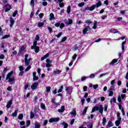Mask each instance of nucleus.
<instances>
[{"mask_svg":"<svg viewBox=\"0 0 128 128\" xmlns=\"http://www.w3.org/2000/svg\"><path fill=\"white\" fill-rule=\"evenodd\" d=\"M14 74V71H11L9 72L6 76V80H8V82L10 84H14L15 78L14 76L12 77V76Z\"/></svg>","mask_w":128,"mask_h":128,"instance_id":"1","label":"nucleus"},{"mask_svg":"<svg viewBox=\"0 0 128 128\" xmlns=\"http://www.w3.org/2000/svg\"><path fill=\"white\" fill-rule=\"evenodd\" d=\"M102 6V2L99 1L96 4L92 5L90 7H86L85 10H90V12L94 10L96 8H100Z\"/></svg>","mask_w":128,"mask_h":128,"instance_id":"2","label":"nucleus"},{"mask_svg":"<svg viewBox=\"0 0 128 128\" xmlns=\"http://www.w3.org/2000/svg\"><path fill=\"white\" fill-rule=\"evenodd\" d=\"M96 110H99V112L102 114V112H104V108L102 107V105L100 104V107L95 106L92 108V110L91 112V114L92 112H94Z\"/></svg>","mask_w":128,"mask_h":128,"instance_id":"3","label":"nucleus"},{"mask_svg":"<svg viewBox=\"0 0 128 128\" xmlns=\"http://www.w3.org/2000/svg\"><path fill=\"white\" fill-rule=\"evenodd\" d=\"M38 44V41H34L33 43V46H31V50H35L34 52L36 54L38 52V50H40V47L38 46H36Z\"/></svg>","mask_w":128,"mask_h":128,"instance_id":"4","label":"nucleus"},{"mask_svg":"<svg viewBox=\"0 0 128 128\" xmlns=\"http://www.w3.org/2000/svg\"><path fill=\"white\" fill-rule=\"evenodd\" d=\"M28 54H26L25 55V58H24L25 66H28L30 64V62H32V58H29L28 59Z\"/></svg>","mask_w":128,"mask_h":128,"instance_id":"5","label":"nucleus"},{"mask_svg":"<svg viewBox=\"0 0 128 128\" xmlns=\"http://www.w3.org/2000/svg\"><path fill=\"white\" fill-rule=\"evenodd\" d=\"M66 96H70L72 92V87H66Z\"/></svg>","mask_w":128,"mask_h":128,"instance_id":"6","label":"nucleus"},{"mask_svg":"<svg viewBox=\"0 0 128 128\" xmlns=\"http://www.w3.org/2000/svg\"><path fill=\"white\" fill-rule=\"evenodd\" d=\"M60 120V118H51L49 120V122H58Z\"/></svg>","mask_w":128,"mask_h":128,"instance_id":"7","label":"nucleus"},{"mask_svg":"<svg viewBox=\"0 0 128 128\" xmlns=\"http://www.w3.org/2000/svg\"><path fill=\"white\" fill-rule=\"evenodd\" d=\"M4 7L6 8V9H5L6 12H8L12 10V6H10V4H6V5L4 6Z\"/></svg>","mask_w":128,"mask_h":128,"instance_id":"8","label":"nucleus"},{"mask_svg":"<svg viewBox=\"0 0 128 128\" xmlns=\"http://www.w3.org/2000/svg\"><path fill=\"white\" fill-rule=\"evenodd\" d=\"M90 30V26H85L84 27L83 30H82V34H86V32H88V30Z\"/></svg>","mask_w":128,"mask_h":128,"instance_id":"9","label":"nucleus"},{"mask_svg":"<svg viewBox=\"0 0 128 128\" xmlns=\"http://www.w3.org/2000/svg\"><path fill=\"white\" fill-rule=\"evenodd\" d=\"M38 82H34L33 84L31 86L32 90H36L38 88Z\"/></svg>","mask_w":128,"mask_h":128,"instance_id":"10","label":"nucleus"},{"mask_svg":"<svg viewBox=\"0 0 128 128\" xmlns=\"http://www.w3.org/2000/svg\"><path fill=\"white\" fill-rule=\"evenodd\" d=\"M10 28H12L14 24V20L12 18V16L10 18Z\"/></svg>","mask_w":128,"mask_h":128,"instance_id":"11","label":"nucleus"},{"mask_svg":"<svg viewBox=\"0 0 128 128\" xmlns=\"http://www.w3.org/2000/svg\"><path fill=\"white\" fill-rule=\"evenodd\" d=\"M64 22L66 24H72V20L68 18L66 20V19H65Z\"/></svg>","mask_w":128,"mask_h":128,"instance_id":"12","label":"nucleus"},{"mask_svg":"<svg viewBox=\"0 0 128 128\" xmlns=\"http://www.w3.org/2000/svg\"><path fill=\"white\" fill-rule=\"evenodd\" d=\"M110 32H111L112 34H119L120 31L116 29L112 28L110 30Z\"/></svg>","mask_w":128,"mask_h":128,"instance_id":"13","label":"nucleus"},{"mask_svg":"<svg viewBox=\"0 0 128 128\" xmlns=\"http://www.w3.org/2000/svg\"><path fill=\"white\" fill-rule=\"evenodd\" d=\"M62 72V70H56L53 72V74L56 76V74H60Z\"/></svg>","mask_w":128,"mask_h":128,"instance_id":"14","label":"nucleus"},{"mask_svg":"<svg viewBox=\"0 0 128 128\" xmlns=\"http://www.w3.org/2000/svg\"><path fill=\"white\" fill-rule=\"evenodd\" d=\"M62 126H63L64 128H68V123L63 122L61 123Z\"/></svg>","mask_w":128,"mask_h":128,"instance_id":"15","label":"nucleus"},{"mask_svg":"<svg viewBox=\"0 0 128 128\" xmlns=\"http://www.w3.org/2000/svg\"><path fill=\"white\" fill-rule=\"evenodd\" d=\"M96 26H98V21L94 20V23L93 24L92 28L94 30H96Z\"/></svg>","mask_w":128,"mask_h":128,"instance_id":"16","label":"nucleus"},{"mask_svg":"<svg viewBox=\"0 0 128 128\" xmlns=\"http://www.w3.org/2000/svg\"><path fill=\"white\" fill-rule=\"evenodd\" d=\"M126 44V41H124L122 44V50L123 52H124V44Z\"/></svg>","mask_w":128,"mask_h":128,"instance_id":"17","label":"nucleus"},{"mask_svg":"<svg viewBox=\"0 0 128 128\" xmlns=\"http://www.w3.org/2000/svg\"><path fill=\"white\" fill-rule=\"evenodd\" d=\"M49 56H50V53H47L45 56H44L41 58V60H46V58H48Z\"/></svg>","mask_w":128,"mask_h":128,"instance_id":"18","label":"nucleus"},{"mask_svg":"<svg viewBox=\"0 0 128 128\" xmlns=\"http://www.w3.org/2000/svg\"><path fill=\"white\" fill-rule=\"evenodd\" d=\"M122 121V120L118 119L115 122V124L116 126H118L120 124V122Z\"/></svg>","mask_w":128,"mask_h":128,"instance_id":"19","label":"nucleus"},{"mask_svg":"<svg viewBox=\"0 0 128 128\" xmlns=\"http://www.w3.org/2000/svg\"><path fill=\"white\" fill-rule=\"evenodd\" d=\"M12 100H10L8 102V103L6 104V108H10V106H12Z\"/></svg>","mask_w":128,"mask_h":128,"instance_id":"20","label":"nucleus"},{"mask_svg":"<svg viewBox=\"0 0 128 128\" xmlns=\"http://www.w3.org/2000/svg\"><path fill=\"white\" fill-rule=\"evenodd\" d=\"M50 18H49L50 20H54V14L51 13L50 14Z\"/></svg>","mask_w":128,"mask_h":128,"instance_id":"21","label":"nucleus"},{"mask_svg":"<svg viewBox=\"0 0 128 128\" xmlns=\"http://www.w3.org/2000/svg\"><path fill=\"white\" fill-rule=\"evenodd\" d=\"M64 106H62L61 108L58 110V112H64Z\"/></svg>","mask_w":128,"mask_h":128,"instance_id":"22","label":"nucleus"},{"mask_svg":"<svg viewBox=\"0 0 128 128\" xmlns=\"http://www.w3.org/2000/svg\"><path fill=\"white\" fill-rule=\"evenodd\" d=\"M18 110H16L14 111V112L12 114V116H18Z\"/></svg>","mask_w":128,"mask_h":128,"instance_id":"23","label":"nucleus"},{"mask_svg":"<svg viewBox=\"0 0 128 128\" xmlns=\"http://www.w3.org/2000/svg\"><path fill=\"white\" fill-rule=\"evenodd\" d=\"M70 114L76 116V110H73L72 112H70Z\"/></svg>","mask_w":128,"mask_h":128,"instance_id":"24","label":"nucleus"},{"mask_svg":"<svg viewBox=\"0 0 128 128\" xmlns=\"http://www.w3.org/2000/svg\"><path fill=\"white\" fill-rule=\"evenodd\" d=\"M18 118L20 120H22V118H24V114H20L18 116Z\"/></svg>","mask_w":128,"mask_h":128,"instance_id":"25","label":"nucleus"},{"mask_svg":"<svg viewBox=\"0 0 128 128\" xmlns=\"http://www.w3.org/2000/svg\"><path fill=\"white\" fill-rule=\"evenodd\" d=\"M114 126V124L112 122L108 121V128H112Z\"/></svg>","mask_w":128,"mask_h":128,"instance_id":"26","label":"nucleus"},{"mask_svg":"<svg viewBox=\"0 0 128 128\" xmlns=\"http://www.w3.org/2000/svg\"><path fill=\"white\" fill-rule=\"evenodd\" d=\"M116 62H118V59H114L111 62H110V64H114Z\"/></svg>","mask_w":128,"mask_h":128,"instance_id":"27","label":"nucleus"},{"mask_svg":"<svg viewBox=\"0 0 128 128\" xmlns=\"http://www.w3.org/2000/svg\"><path fill=\"white\" fill-rule=\"evenodd\" d=\"M70 10H72V8L70 7V6H68L67 8V14H70Z\"/></svg>","mask_w":128,"mask_h":128,"instance_id":"28","label":"nucleus"},{"mask_svg":"<svg viewBox=\"0 0 128 128\" xmlns=\"http://www.w3.org/2000/svg\"><path fill=\"white\" fill-rule=\"evenodd\" d=\"M52 102L54 104V106H60V103L56 102V99H53L52 100Z\"/></svg>","mask_w":128,"mask_h":128,"instance_id":"29","label":"nucleus"},{"mask_svg":"<svg viewBox=\"0 0 128 128\" xmlns=\"http://www.w3.org/2000/svg\"><path fill=\"white\" fill-rule=\"evenodd\" d=\"M114 96V92L111 90L108 91V96Z\"/></svg>","mask_w":128,"mask_h":128,"instance_id":"30","label":"nucleus"},{"mask_svg":"<svg viewBox=\"0 0 128 128\" xmlns=\"http://www.w3.org/2000/svg\"><path fill=\"white\" fill-rule=\"evenodd\" d=\"M106 74H108V73L106 72V73L102 74H100L99 76V78H102V76H106Z\"/></svg>","mask_w":128,"mask_h":128,"instance_id":"31","label":"nucleus"},{"mask_svg":"<svg viewBox=\"0 0 128 128\" xmlns=\"http://www.w3.org/2000/svg\"><path fill=\"white\" fill-rule=\"evenodd\" d=\"M30 5L32 8H34V0H32L30 2Z\"/></svg>","mask_w":128,"mask_h":128,"instance_id":"32","label":"nucleus"},{"mask_svg":"<svg viewBox=\"0 0 128 128\" xmlns=\"http://www.w3.org/2000/svg\"><path fill=\"white\" fill-rule=\"evenodd\" d=\"M112 102H116V98H113L110 100V102L111 104H112Z\"/></svg>","mask_w":128,"mask_h":128,"instance_id":"33","label":"nucleus"},{"mask_svg":"<svg viewBox=\"0 0 128 128\" xmlns=\"http://www.w3.org/2000/svg\"><path fill=\"white\" fill-rule=\"evenodd\" d=\"M52 88H50V86H48L46 87V92H50V89Z\"/></svg>","mask_w":128,"mask_h":128,"instance_id":"34","label":"nucleus"},{"mask_svg":"<svg viewBox=\"0 0 128 128\" xmlns=\"http://www.w3.org/2000/svg\"><path fill=\"white\" fill-rule=\"evenodd\" d=\"M88 107L85 108L84 109L83 112H82V114L83 116H84V114H86V112L88 111Z\"/></svg>","mask_w":128,"mask_h":128,"instance_id":"35","label":"nucleus"},{"mask_svg":"<svg viewBox=\"0 0 128 128\" xmlns=\"http://www.w3.org/2000/svg\"><path fill=\"white\" fill-rule=\"evenodd\" d=\"M63 90H64V86H61L60 87V89L58 90V93L62 92Z\"/></svg>","mask_w":128,"mask_h":128,"instance_id":"36","label":"nucleus"},{"mask_svg":"<svg viewBox=\"0 0 128 128\" xmlns=\"http://www.w3.org/2000/svg\"><path fill=\"white\" fill-rule=\"evenodd\" d=\"M106 119L105 118V117H104L102 120V124L104 126H106Z\"/></svg>","mask_w":128,"mask_h":128,"instance_id":"37","label":"nucleus"},{"mask_svg":"<svg viewBox=\"0 0 128 128\" xmlns=\"http://www.w3.org/2000/svg\"><path fill=\"white\" fill-rule=\"evenodd\" d=\"M40 108H43V110H46V105H44V104L43 103L41 104Z\"/></svg>","mask_w":128,"mask_h":128,"instance_id":"38","label":"nucleus"},{"mask_svg":"<svg viewBox=\"0 0 128 128\" xmlns=\"http://www.w3.org/2000/svg\"><path fill=\"white\" fill-rule=\"evenodd\" d=\"M84 6V2H82L78 4V6H80V8H82V6Z\"/></svg>","mask_w":128,"mask_h":128,"instance_id":"39","label":"nucleus"},{"mask_svg":"<svg viewBox=\"0 0 128 128\" xmlns=\"http://www.w3.org/2000/svg\"><path fill=\"white\" fill-rule=\"evenodd\" d=\"M30 120H28L26 122V128H28V126H30Z\"/></svg>","mask_w":128,"mask_h":128,"instance_id":"40","label":"nucleus"},{"mask_svg":"<svg viewBox=\"0 0 128 128\" xmlns=\"http://www.w3.org/2000/svg\"><path fill=\"white\" fill-rule=\"evenodd\" d=\"M118 102H122V96H118Z\"/></svg>","mask_w":128,"mask_h":128,"instance_id":"41","label":"nucleus"},{"mask_svg":"<svg viewBox=\"0 0 128 128\" xmlns=\"http://www.w3.org/2000/svg\"><path fill=\"white\" fill-rule=\"evenodd\" d=\"M30 118H34V112H30Z\"/></svg>","mask_w":128,"mask_h":128,"instance_id":"42","label":"nucleus"},{"mask_svg":"<svg viewBox=\"0 0 128 128\" xmlns=\"http://www.w3.org/2000/svg\"><path fill=\"white\" fill-rule=\"evenodd\" d=\"M44 23L43 22H39L38 24V26L39 28H42V26H44Z\"/></svg>","mask_w":128,"mask_h":128,"instance_id":"43","label":"nucleus"},{"mask_svg":"<svg viewBox=\"0 0 128 128\" xmlns=\"http://www.w3.org/2000/svg\"><path fill=\"white\" fill-rule=\"evenodd\" d=\"M76 56H78V55L76 54H74V55L72 56V58L73 60H76Z\"/></svg>","mask_w":128,"mask_h":128,"instance_id":"44","label":"nucleus"},{"mask_svg":"<svg viewBox=\"0 0 128 128\" xmlns=\"http://www.w3.org/2000/svg\"><path fill=\"white\" fill-rule=\"evenodd\" d=\"M40 124H38V122H36L34 128H40Z\"/></svg>","mask_w":128,"mask_h":128,"instance_id":"45","label":"nucleus"},{"mask_svg":"<svg viewBox=\"0 0 128 128\" xmlns=\"http://www.w3.org/2000/svg\"><path fill=\"white\" fill-rule=\"evenodd\" d=\"M10 35H5L3 37H2V40H4V38H10Z\"/></svg>","mask_w":128,"mask_h":128,"instance_id":"46","label":"nucleus"},{"mask_svg":"<svg viewBox=\"0 0 128 128\" xmlns=\"http://www.w3.org/2000/svg\"><path fill=\"white\" fill-rule=\"evenodd\" d=\"M86 78H88L86 77V76H82L81 78V80L82 82H84V80H86Z\"/></svg>","mask_w":128,"mask_h":128,"instance_id":"47","label":"nucleus"},{"mask_svg":"<svg viewBox=\"0 0 128 128\" xmlns=\"http://www.w3.org/2000/svg\"><path fill=\"white\" fill-rule=\"evenodd\" d=\"M63 28H64V24L62 23L61 24H60V28L61 30H62Z\"/></svg>","mask_w":128,"mask_h":128,"instance_id":"48","label":"nucleus"},{"mask_svg":"<svg viewBox=\"0 0 128 128\" xmlns=\"http://www.w3.org/2000/svg\"><path fill=\"white\" fill-rule=\"evenodd\" d=\"M66 37H64L62 38V40H61V42H66Z\"/></svg>","mask_w":128,"mask_h":128,"instance_id":"49","label":"nucleus"},{"mask_svg":"<svg viewBox=\"0 0 128 128\" xmlns=\"http://www.w3.org/2000/svg\"><path fill=\"white\" fill-rule=\"evenodd\" d=\"M117 116L118 118V120H122V117H120V113H118L117 114Z\"/></svg>","mask_w":128,"mask_h":128,"instance_id":"50","label":"nucleus"},{"mask_svg":"<svg viewBox=\"0 0 128 128\" xmlns=\"http://www.w3.org/2000/svg\"><path fill=\"white\" fill-rule=\"evenodd\" d=\"M1 27H0V36H4V32H2Z\"/></svg>","mask_w":128,"mask_h":128,"instance_id":"51","label":"nucleus"},{"mask_svg":"<svg viewBox=\"0 0 128 128\" xmlns=\"http://www.w3.org/2000/svg\"><path fill=\"white\" fill-rule=\"evenodd\" d=\"M32 68V66H28L26 68L25 70V72H28V70H30V68Z\"/></svg>","mask_w":128,"mask_h":128,"instance_id":"52","label":"nucleus"},{"mask_svg":"<svg viewBox=\"0 0 128 128\" xmlns=\"http://www.w3.org/2000/svg\"><path fill=\"white\" fill-rule=\"evenodd\" d=\"M109 90H112V92H114V86H111L109 89Z\"/></svg>","mask_w":128,"mask_h":128,"instance_id":"53","label":"nucleus"},{"mask_svg":"<svg viewBox=\"0 0 128 128\" xmlns=\"http://www.w3.org/2000/svg\"><path fill=\"white\" fill-rule=\"evenodd\" d=\"M38 40H40V36L38 35H36V37H35V41Z\"/></svg>","mask_w":128,"mask_h":128,"instance_id":"54","label":"nucleus"},{"mask_svg":"<svg viewBox=\"0 0 128 128\" xmlns=\"http://www.w3.org/2000/svg\"><path fill=\"white\" fill-rule=\"evenodd\" d=\"M108 18V16L106 15H104L103 16H102L101 18L102 20H106Z\"/></svg>","mask_w":128,"mask_h":128,"instance_id":"55","label":"nucleus"},{"mask_svg":"<svg viewBox=\"0 0 128 128\" xmlns=\"http://www.w3.org/2000/svg\"><path fill=\"white\" fill-rule=\"evenodd\" d=\"M46 62L47 64H52V61L50 60V59H46Z\"/></svg>","mask_w":128,"mask_h":128,"instance_id":"56","label":"nucleus"},{"mask_svg":"<svg viewBox=\"0 0 128 128\" xmlns=\"http://www.w3.org/2000/svg\"><path fill=\"white\" fill-rule=\"evenodd\" d=\"M38 80V77L36 76L35 77H33V80L34 82H35V80Z\"/></svg>","mask_w":128,"mask_h":128,"instance_id":"57","label":"nucleus"},{"mask_svg":"<svg viewBox=\"0 0 128 128\" xmlns=\"http://www.w3.org/2000/svg\"><path fill=\"white\" fill-rule=\"evenodd\" d=\"M85 22L86 24H92V21H90V20H87Z\"/></svg>","mask_w":128,"mask_h":128,"instance_id":"58","label":"nucleus"},{"mask_svg":"<svg viewBox=\"0 0 128 128\" xmlns=\"http://www.w3.org/2000/svg\"><path fill=\"white\" fill-rule=\"evenodd\" d=\"M4 54L0 55V60H4Z\"/></svg>","mask_w":128,"mask_h":128,"instance_id":"59","label":"nucleus"},{"mask_svg":"<svg viewBox=\"0 0 128 128\" xmlns=\"http://www.w3.org/2000/svg\"><path fill=\"white\" fill-rule=\"evenodd\" d=\"M62 32H60L58 34L56 35V38H60L62 36Z\"/></svg>","mask_w":128,"mask_h":128,"instance_id":"60","label":"nucleus"},{"mask_svg":"<svg viewBox=\"0 0 128 128\" xmlns=\"http://www.w3.org/2000/svg\"><path fill=\"white\" fill-rule=\"evenodd\" d=\"M93 88L94 90H96L98 88V84H95L93 86Z\"/></svg>","mask_w":128,"mask_h":128,"instance_id":"61","label":"nucleus"},{"mask_svg":"<svg viewBox=\"0 0 128 128\" xmlns=\"http://www.w3.org/2000/svg\"><path fill=\"white\" fill-rule=\"evenodd\" d=\"M52 64H50V63H46V68H51Z\"/></svg>","mask_w":128,"mask_h":128,"instance_id":"62","label":"nucleus"},{"mask_svg":"<svg viewBox=\"0 0 128 128\" xmlns=\"http://www.w3.org/2000/svg\"><path fill=\"white\" fill-rule=\"evenodd\" d=\"M94 74H91L90 76H89L90 78H94Z\"/></svg>","mask_w":128,"mask_h":128,"instance_id":"63","label":"nucleus"},{"mask_svg":"<svg viewBox=\"0 0 128 128\" xmlns=\"http://www.w3.org/2000/svg\"><path fill=\"white\" fill-rule=\"evenodd\" d=\"M18 14V11H15L13 14L12 16L14 18V16H16Z\"/></svg>","mask_w":128,"mask_h":128,"instance_id":"64","label":"nucleus"}]
</instances>
